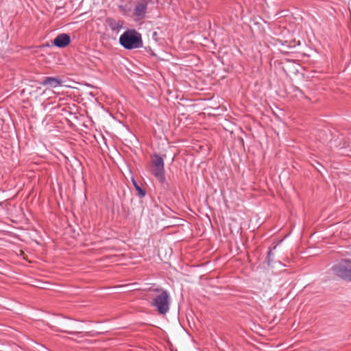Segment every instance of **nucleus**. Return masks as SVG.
Wrapping results in <instances>:
<instances>
[{"instance_id":"obj_4","label":"nucleus","mask_w":351,"mask_h":351,"mask_svg":"<svg viewBox=\"0 0 351 351\" xmlns=\"http://www.w3.org/2000/svg\"><path fill=\"white\" fill-rule=\"evenodd\" d=\"M154 158L152 161L154 175L160 182L164 183L166 180L164 160L159 154H154Z\"/></svg>"},{"instance_id":"obj_2","label":"nucleus","mask_w":351,"mask_h":351,"mask_svg":"<svg viewBox=\"0 0 351 351\" xmlns=\"http://www.w3.org/2000/svg\"><path fill=\"white\" fill-rule=\"evenodd\" d=\"M119 42L127 50L139 49L143 45L141 34L135 29H130L125 30L120 36Z\"/></svg>"},{"instance_id":"obj_3","label":"nucleus","mask_w":351,"mask_h":351,"mask_svg":"<svg viewBox=\"0 0 351 351\" xmlns=\"http://www.w3.org/2000/svg\"><path fill=\"white\" fill-rule=\"evenodd\" d=\"M333 274L346 281L351 282V259H345L332 267Z\"/></svg>"},{"instance_id":"obj_6","label":"nucleus","mask_w":351,"mask_h":351,"mask_svg":"<svg viewBox=\"0 0 351 351\" xmlns=\"http://www.w3.org/2000/svg\"><path fill=\"white\" fill-rule=\"evenodd\" d=\"M71 43V37L69 34L62 33L58 34L53 40L52 44L58 48H64Z\"/></svg>"},{"instance_id":"obj_5","label":"nucleus","mask_w":351,"mask_h":351,"mask_svg":"<svg viewBox=\"0 0 351 351\" xmlns=\"http://www.w3.org/2000/svg\"><path fill=\"white\" fill-rule=\"evenodd\" d=\"M151 0H138L133 10L132 15L135 21H138L145 19Z\"/></svg>"},{"instance_id":"obj_12","label":"nucleus","mask_w":351,"mask_h":351,"mask_svg":"<svg viewBox=\"0 0 351 351\" xmlns=\"http://www.w3.org/2000/svg\"><path fill=\"white\" fill-rule=\"evenodd\" d=\"M3 202H0V205H2Z\"/></svg>"},{"instance_id":"obj_8","label":"nucleus","mask_w":351,"mask_h":351,"mask_svg":"<svg viewBox=\"0 0 351 351\" xmlns=\"http://www.w3.org/2000/svg\"><path fill=\"white\" fill-rule=\"evenodd\" d=\"M106 22L110 29L115 32H119L123 26V22L122 21H117L112 18L106 19Z\"/></svg>"},{"instance_id":"obj_11","label":"nucleus","mask_w":351,"mask_h":351,"mask_svg":"<svg viewBox=\"0 0 351 351\" xmlns=\"http://www.w3.org/2000/svg\"><path fill=\"white\" fill-rule=\"evenodd\" d=\"M62 332H66V333H69V334H76V333H77V332H69V331H66V330H62Z\"/></svg>"},{"instance_id":"obj_10","label":"nucleus","mask_w":351,"mask_h":351,"mask_svg":"<svg viewBox=\"0 0 351 351\" xmlns=\"http://www.w3.org/2000/svg\"><path fill=\"white\" fill-rule=\"evenodd\" d=\"M274 256V254L272 252L271 250H269L267 252L266 258L267 263L268 265H270L273 262Z\"/></svg>"},{"instance_id":"obj_7","label":"nucleus","mask_w":351,"mask_h":351,"mask_svg":"<svg viewBox=\"0 0 351 351\" xmlns=\"http://www.w3.org/2000/svg\"><path fill=\"white\" fill-rule=\"evenodd\" d=\"M62 81L58 77H47L40 82V84L49 88H57L62 86Z\"/></svg>"},{"instance_id":"obj_9","label":"nucleus","mask_w":351,"mask_h":351,"mask_svg":"<svg viewBox=\"0 0 351 351\" xmlns=\"http://www.w3.org/2000/svg\"><path fill=\"white\" fill-rule=\"evenodd\" d=\"M132 184L133 186H134L136 191H137L138 193V196L141 198H143L146 195V192L145 191V189H143L137 182L136 181L134 180V178H132Z\"/></svg>"},{"instance_id":"obj_1","label":"nucleus","mask_w":351,"mask_h":351,"mask_svg":"<svg viewBox=\"0 0 351 351\" xmlns=\"http://www.w3.org/2000/svg\"><path fill=\"white\" fill-rule=\"evenodd\" d=\"M152 291L156 295L152 297L151 306L159 315H166L169 311L171 305V296L169 291L159 287L154 288Z\"/></svg>"}]
</instances>
